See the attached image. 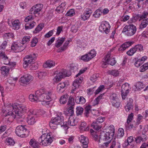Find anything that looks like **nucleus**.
Here are the masks:
<instances>
[{
    "label": "nucleus",
    "mask_w": 148,
    "mask_h": 148,
    "mask_svg": "<svg viewBox=\"0 0 148 148\" xmlns=\"http://www.w3.org/2000/svg\"><path fill=\"white\" fill-rule=\"evenodd\" d=\"M36 93L37 95H39L40 101L43 102L42 104L47 107L52 105L51 101L52 100V95L53 94L52 91H47L43 88L37 90Z\"/></svg>",
    "instance_id": "f257e3e1"
},
{
    "label": "nucleus",
    "mask_w": 148,
    "mask_h": 148,
    "mask_svg": "<svg viewBox=\"0 0 148 148\" xmlns=\"http://www.w3.org/2000/svg\"><path fill=\"white\" fill-rule=\"evenodd\" d=\"M114 130V126L111 125L109 127V131L107 132L106 133H105L103 132L101 133L99 141L100 140H103L106 142L103 144V148L107 147L108 144L110 142L113 138Z\"/></svg>",
    "instance_id": "f03ea898"
},
{
    "label": "nucleus",
    "mask_w": 148,
    "mask_h": 148,
    "mask_svg": "<svg viewBox=\"0 0 148 148\" xmlns=\"http://www.w3.org/2000/svg\"><path fill=\"white\" fill-rule=\"evenodd\" d=\"M116 62L115 59L112 56H111L110 52H108L104 56L101 62L102 66L103 67H106L107 64L113 66Z\"/></svg>",
    "instance_id": "7ed1b4c3"
},
{
    "label": "nucleus",
    "mask_w": 148,
    "mask_h": 148,
    "mask_svg": "<svg viewBox=\"0 0 148 148\" xmlns=\"http://www.w3.org/2000/svg\"><path fill=\"white\" fill-rule=\"evenodd\" d=\"M136 27L133 24H130L125 26L123 29L122 32L125 33L127 36H131L136 33Z\"/></svg>",
    "instance_id": "20e7f679"
},
{
    "label": "nucleus",
    "mask_w": 148,
    "mask_h": 148,
    "mask_svg": "<svg viewBox=\"0 0 148 148\" xmlns=\"http://www.w3.org/2000/svg\"><path fill=\"white\" fill-rule=\"evenodd\" d=\"M36 55L35 53L26 56L24 59L23 66L25 68L29 65L33 63L36 59Z\"/></svg>",
    "instance_id": "39448f33"
},
{
    "label": "nucleus",
    "mask_w": 148,
    "mask_h": 148,
    "mask_svg": "<svg viewBox=\"0 0 148 148\" xmlns=\"http://www.w3.org/2000/svg\"><path fill=\"white\" fill-rule=\"evenodd\" d=\"M27 129L24 125H19L16 127L15 132L18 136L21 138L26 137L27 136L26 134Z\"/></svg>",
    "instance_id": "423d86ee"
},
{
    "label": "nucleus",
    "mask_w": 148,
    "mask_h": 148,
    "mask_svg": "<svg viewBox=\"0 0 148 148\" xmlns=\"http://www.w3.org/2000/svg\"><path fill=\"white\" fill-rule=\"evenodd\" d=\"M14 106L16 107L15 113L17 115V116H21L22 114L26 112L27 110V108L24 105L16 103V104H14Z\"/></svg>",
    "instance_id": "0eeeda50"
},
{
    "label": "nucleus",
    "mask_w": 148,
    "mask_h": 148,
    "mask_svg": "<svg viewBox=\"0 0 148 148\" xmlns=\"http://www.w3.org/2000/svg\"><path fill=\"white\" fill-rule=\"evenodd\" d=\"M14 103H9L7 105H5L4 107L2 108L1 110V112L3 114H9L11 112H14L15 113L16 107L14 106Z\"/></svg>",
    "instance_id": "6e6552de"
},
{
    "label": "nucleus",
    "mask_w": 148,
    "mask_h": 148,
    "mask_svg": "<svg viewBox=\"0 0 148 148\" xmlns=\"http://www.w3.org/2000/svg\"><path fill=\"white\" fill-rule=\"evenodd\" d=\"M97 53L95 49L91 50L90 52L81 56L80 59L85 62H87L95 57Z\"/></svg>",
    "instance_id": "1a4fd4ad"
},
{
    "label": "nucleus",
    "mask_w": 148,
    "mask_h": 148,
    "mask_svg": "<svg viewBox=\"0 0 148 148\" xmlns=\"http://www.w3.org/2000/svg\"><path fill=\"white\" fill-rule=\"evenodd\" d=\"M33 79V77L31 75L29 74H26L20 78L19 82L20 85L25 86Z\"/></svg>",
    "instance_id": "9d476101"
},
{
    "label": "nucleus",
    "mask_w": 148,
    "mask_h": 148,
    "mask_svg": "<svg viewBox=\"0 0 148 148\" xmlns=\"http://www.w3.org/2000/svg\"><path fill=\"white\" fill-rule=\"evenodd\" d=\"M36 116L33 109H30L28 113L27 122L29 125H34L36 122Z\"/></svg>",
    "instance_id": "9b49d317"
},
{
    "label": "nucleus",
    "mask_w": 148,
    "mask_h": 148,
    "mask_svg": "<svg viewBox=\"0 0 148 148\" xmlns=\"http://www.w3.org/2000/svg\"><path fill=\"white\" fill-rule=\"evenodd\" d=\"M25 49V47L23 46V44L13 42L11 46V49L15 53L19 52L22 51Z\"/></svg>",
    "instance_id": "f8f14e48"
},
{
    "label": "nucleus",
    "mask_w": 148,
    "mask_h": 148,
    "mask_svg": "<svg viewBox=\"0 0 148 148\" xmlns=\"http://www.w3.org/2000/svg\"><path fill=\"white\" fill-rule=\"evenodd\" d=\"M131 89L129 84L127 83H125L122 85L121 88V92L122 98L124 99L127 94L129 93Z\"/></svg>",
    "instance_id": "ddd939ff"
},
{
    "label": "nucleus",
    "mask_w": 148,
    "mask_h": 148,
    "mask_svg": "<svg viewBox=\"0 0 148 148\" xmlns=\"http://www.w3.org/2000/svg\"><path fill=\"white\" fill-rule=\"evenodd\" d=\"M43 7V5L42 4H36L32 7L30 10V12L32 14H40V12L42 9Z\"/></svg>",
    "instance_id": "4468645a"
},
{
    "label": "nucleus",
    "mask_w": 148,
    "mask_h": 148,
    "mask_svg": "<svg viewBox=\"0 0 148 148\" xmlns=\"http://www.w3.org/2000/svg\"><path fill=\"white\" fill-rule=\"evenodd\" d=\"M110 26L109 23L106 21L102 22L99 27V30L101 32H104L106 34H108L110 31Z\"/></svg>",
    "instance_id": "2eb2a0df"
},
{
    "label": "nucleus",
    "mask_w": 148,
    "mask_h": 148,
    "mask_svg": "<svg viewBox=\"0 0 148 148\" xmlns=\"http://www.w3.org/2000/svg\"><path fill=\"white\" fill-rule=\"evenodd\" d=\"M134 114L131 113L129 114L127 119V121L125 123L126 128L127 130H130L133 127V125L132 124V121L133 119Z\"/></svg>",
    "instance_id": "dca6fc26"
},
{
    "label": "nucleus",
    "mask_w": 148,
    "mask_h": 148,
    "mask_svg": "<svg viewBox=\"0 0 148 148\" xmlns=\"http://www.w3.org/2000/svg\"><path fill=\"white\" fill-rule=\"evenodd\" d=\"M92 13V10L90 9L87 8L84 11L82 14L81 15V18L82 20L85 21L88 20L90 17Z\"/></svg>",
    "instance_id": "f3484780"
},
{
    "label": "nucleus",
    "mask_w": 148,
    "mask_h": 148,
    "mask_svg": "<svg viewBox=\"0 0 148 148\" xmlns=\"http://www.w3.org/2000/svg\"><path fill=\"white\" fill-rule=\"evenodd\" d=\"M66 72L63 71L59 72L53 79V82L57 83L61 81V79L66 76Z\"/></svg>",
    "instance_id": "a211bd4d"
},
{
    "label": "nucleus",
    "mask_w": 148,
    "mask_h": 148,
    "mask_svg": "<svg viewBox=\"0 0 148 148\" xmlns=\"http://www.w3.org/2000/svg\"><path fill=\"white\" fill-rule=\"evenodd\" d=\"M53 138L51 133H48V138H47L46 139L44 140L42 143H41V145L44 146H47L50 145L53 141Z\"/></svg>",
    "instance_id": "6ab92c4d"
},
{
    "label": "nucleus",
    "mask_w": 148,
    "mask_h": 148,
    "mask_svg": "<svg viewBox=\"0 0 148 148\" xmlns=\"http://www.w3.org/2000/svg\"><path fill=\"white\" fill-rule=\"evenodd\" d=\"M11 25H9L12 29L15 30L18 29L20 27L21 23L20 21L18 19H16L14 21H12L11 22Z\"/></svg>",
    "instance_id": "aec40b11"
},
{
    "label": "nucleus",
    "mask_w": 148,
    "mask_h": 148,
    "mask_svg": "<svg viewBox=\"0 0 148 148\" xmlns=\"http://www.w3.org/2000/svg\"><path fill=\"white\" fill-rule=\"evenodd\" d=\"M134 43V42L132 41H128L125 42L118 49V51L120 52H122Z\"/></svg>",
    "instance_id": "412c9836"
},
{
    "label": "nucleus",
    "mask_w": 148,
    "mask_h": 148,
    "mask_svg": "<svg viewBox=\"0 0 148 148\" xmlns=\"http://www.w3.org/2000/svg\"><path fill=\"white\" fill-rule=\"evenodd\" d=\"M64 120L63 116L61 115L60 116H57L53 119L52 118L50 121L58 125H61L63 123Z\"/></svg>",
    "instance_id": "4be33fe9"
},
{
    "label": "nucleus",
    "mask_w": 148,
    "mask_h": 148,
    "mask_svg": "<svg viewBox=\"0 0 148 148\" xmlns=\"http://www.w3.org/2000/svg\"><path fill=\"white\" fill-rule=\"evenodd\" d=\"M78 122V119L76 118H74L73 116H70L69 118L68 121V124L71 126L76 125H77Z\"/></svg>",
    "instance_id": "5701e85b"
},
{
    "label": "nucleus",
    "mask_w": 148,
    "mask_h": 148,
    "mask_svg": "<svg viewBox=\"0 0 148 148\" xmlns=\"http://www.w3.org/2000/svg\"><path fill=\"white\" fill-rule=\"evenodd\" d=\"M80 142L83 144V148H88V138L84 136L83 135H81Z\"/></svg>",
    "instance_id": "b1692460"
},
{
    "label": "nucleus",
    "mask_w": 148,
    "mask_h": 148,
    "mask_svg": "<svg viewBox=\"0 0 148 148\" xmlns=\"http://www.w3.org/2000/svg\"><path fill=\"white\" fill-rule=\"evenodd\" d=\"M4 116L8 119V121L10 122H12L16 116H17L14 112H11L9 114H5Z\"/></svg>",
    "instance_id": "393cba45"
},
{
    "label": "nucleus",
    "mask_w": 148,
    "mask_h": 148,
    "mask_svg": "<svg viewBox=\"0 0 148 148\" xmlns=\"http://www.w3.org/2000/svg\"><path fill=\"white\" fill-rule=\"evenodd\" d=\"M36 91L35 92V95L30 94L29 96V100L31 101L38 102L40 101L39 95H37Z\"/></svg>",
    "instance_id": "a878e982"
},
{
    "label": "nucleus",
    "mask_w": 148,
    "mask_h": 148,
    "mask_svg": "<svg viewBox=\"0 0 148 148\" xmlns=\"http://www.w3.org/2000/svg\"><path fill=\"white\" fill-rule=\"evenodd\" d=\"M133 100L132 99L130 98L127 101L126 105L125 106V109L127 112H129L133 108Z\"/></svg>",
    "instance_id": "bb28decb"
},
{
    "label": "nucleus",
    "mask_w": 148,
    "mask_h": 148,
    "mask_svg": "<svg viewBox=\"0 0 148 148\" xmlns=\"http://www.w3.org/2000/svg\"><path fill=\"white\" fill-rule=\"evenodd\" d=\"M66 84L64 82H61L57 85V91L60 93H62L64 91Z\"/></svg>",
    "instance_id": "cd10ccee"
},
{
    "label": "nucleus",
    "mask_w": 148,
    "mask_h": 148,
    "mask_svg": "<svg viewBox=\"0 0 148 148\" xmlns=\"http://www.w3.org/2000/svg\"><path fill=\"white\" fill-rule=\"evenodd\" d=\"M79 129L81 132L87 131L89 130V127L85 122H82L80 125Z\"/></svg>",
    "instance_id": "c85d7f7f"
},
{
    "label": "nucleus",
    "mask_w": 148,
    "mask_h": 148,
    "mask_svg": "<svg viewBox=\"0 0 148 148\" xmlns=\"http://www.w3.org/2000/svg\"><path fill=\"white\" fill-rule=\"evenodd\" d=\"M55 66V62L53 61L49 60H47L43 64V67L45 68H50Z\"/></svg>",
    "instance_id": "c756f323"
},
{
    "label": "nucleus",
    "mask_w": 148,
    "mask_h": 148,
    "mask_svg": "<svg viewBox=\"0 0 148 148\" xmlns=\"http://www.w3.org/2000/svg\"><path fill=\"white\" fill-rule=\"evenodd\" d=\"M75 101L77 103L81 104L85 103L86 101L85 99L83 97L79 96L75 97Z\"/></svg>",
    "instance_id": "7c9ffc66"
},
{
    "label": "nucleus",
    "mask_w": 148,
    "mask_h": 148,
    "mask_svg": "<svg viewBox=\"0 0 148 148\" xmlns=\"http://www.w3.org/2000/svg\"><path fill=\"white\" fill-rule=\"evenodd\" d=\"M70 42V40H69L66 41L64 43L62 47H60L58 49L57 52L58 53L62 52L66 49L68 48V46Z\"/></svg>",
    "instance_id": "2f4dec72"
},
{
    "label": "nucleus",
    "mask_w": 148,
    "mask_h": 148,
    "mask_svg": "<svg viewBox=\"0 0 148 148\" xmlns=\"http://www.w3.org/2000/svg\"><path fill=\"white\" fill-rule=\"evenodd\" d=\"M66 3L65 2H62L56 9V10L59 13H62L65 8Z\"/></svg>",
    "instance_id": "473e14b6"
},
{
    "label": "nucleus",
    "mask_w": 148,
    "mask_h": 148,
    "mask_svg": "<svg viewBox=\"0 0 148 148\" xmlns=\"http://www.w3.org/2000/svg\"><path fill=\"white\" fill-rule=\"evenodd\" d=\"M65 39V37L59 38L55 43V47L57 48L60 47L62 45Z\"/></svg>",
    "instance_id": "72a5a7b5"
},
{
    "label": "nucleus",
    "mask_w": 148,
    "mask_h": 148,
    "mask_svg": "<svg viewBox=\"0 0 148 148\" xmlns=\"http://www.w3.org/2000/svg\"><path fill=\"white\" fill-rule=\"evenodd\" d=\"M29 144L34 148H38V145L36 140L34 138L31 139L29 142Z\"/></svg>",
    "instance_id": "f704fd0d"
},
{
    "label": "nucleus",
    "mask_w": 148,
    "mask_h": 148,
    "mask_svg": "<svg viewBox=\"0 0 148 148\" xmlns=\"http://www.w3.org/2000/svg\"><path fill=\"white\" fill-rule=\"evenodd\" d=\"M36 25V23L34 21L26 23L25 25L26 30L31 29L33 28Z\"/></svg>",
    "instance_id": "c9c22d12"
},
{
    "label": "nucleus",
    "mask_w": 148,
    "mask_h": 148,
    "mask_svg": "<svg viewBox=\"0 0 148 148\" xmlns=\"http://www.w3.org/2000/svg\"><path fill=\"white\" fill-rule=\"evenodd\" d=\"M1 73L4 76H6L8 74L10 71L8 67L6 66H3L1 68Z\"/></svg>",
    "instance_id": "e433bc0d"
},
{
    "label": "nucleus",
    "mask_w": 148,
    "mask_h": 148,
    "mask_svg": "<svg viewBox=\"0 0 148 148\" xmlns=\"http://www.w3.org/2000/svg\"><path fill=\"white\" fill-rule=\"evenodd\" d=\"M47 133V132L46 133H45V132L43 131L42 132V134L38 139V142L40 143V144L41 143L43 142L44 140L46 139L47 138H48V133L47 134H46Z\"/></svg>",
    "instance_id": "4c0bfd02"
},
{
    "label": "nucleus",
    "mask_w": 148,
    "mask_h": 148,
    "mask_svg": "<svg viewBox=\"0 0 148 148\" xmlns=\"http://www.w3.org/2000/svg\"><path fill=\"white\" fill-rule=\"evenodd\" d=\"M148 24V18L143 20L139 25V29H142L146 27Z\"/></svg>",
    "instance_id": "58836bf2"
},
{
    "label": "nucleus",
    "mask_w": 148,
    "mask_h": 148,
    "mask_svg": "<svg viewBox=\"0 0 148 148\" xmlns=\"http://www.w3.org/2000/svg\"><path fill=\"white\" fill-rule=\"evenodd\" d=\"M14 37V34L12 32L5 33L3 35V38L5 39H12Z\"/></svg>",
    "instance_id": "ea45409f"
},
{
    "label": "nucleus",
    "mask_w": 148,
    "mask_h": 148,
    "mask_svg": "<svg viewBox=\"0 0 148 148\" xmlns=\"http://www.w3.org/2000/svg\"><path fill=\"white\" fill-rule=\"evenodd\" d=\"M5 143L8 145L13 146L14 145L15 143L13 139L10 138H8L5 141Z\"/></svg>",
    "instance_id": "a19ab883"
},
{
    "label": "nucleus",
    "mask_w": 148,
    "mask_h": 148,
    "mask_svg": "<svg viewBox=\"0 0 148 148\" xmlns=\"http://www.w3.org/2000/svg\"><path fill=\"white\" fill-rule=\"evenodd\" d=\"M108 74L114 76L116 77L118 76L119 74V72L118 70L115 69L109 70L108 71Z\"/></svg>",
    "instance_id": "79ce46f5"
},
{
    "label": "nucleus",
    "mask_w": 148,
    "mask_h": 148,
    "mask_svg": "<svg viewBox=\"0 0 148 148\" xmlns=\"http://www.w3.org/2000/svg\"><path fill=\"white\" fill-rule=\"evenodd\" d=\"M74 99L71 96H70L69 99L67 104L69 106H75Z\"/></svg>",
    "instance_id": "37998d69"
},
{
    "label": "nucleus",
    "mask_w": 148,
    "mask_h": 148,
    "mask_svg": "<svg viewBox=\"0 0 148 148\" xmlns=\"http://www.w3.org/2000/svg\"><path fill=\"white\" fill-rule=\"evenodd\" d=\"M68 96L67 95H65L62 96L60 99V102L61 103L64 104L65 103L67 100Z\"/></svg>",
    "instance_id": "c03bdc74"
},
{
    "label": "nucleus",
    "mask_w": 148,
    "mask_h": 148,
    "mask_svg": "<svg viewBox=\"0 0 148 148\" xmlns=\"http://www.w3.org/2000/svg\"><path fill=\"white\" fill-rule=\"evenodd\" d=\"M124 130L122 128H119V129L117 138H119L122 137L124 135Z\"/></svg>",
    "instance_id": "a18cd8bd"
},
{
    "label": "nucleus",
    "mask_w": 148,
    "mask_h": 148,
    "mask_svg": "<svg viewBox=\"0 0 148 148\" xmlns=\"http://www.w3.org/2000/svg\"><path fill=\"white\" fill-rule=\"evenodd\" d=\"M91 106L90 105H88L86 106L85 108V112L84 114L86 117H88L91 110Z\"/></svg>",
    "instance_id": "49530a36"
},
{
    "label": "nucleus",
    "mask_w": 148,
    "mask_h": 148,
    "mask_svg": "<svg viewBox=\"0 0 148 148\" xmlns=\"http://www.w3.org/2000/svg\"><path fill=\"white\" fill-rule=\"evenodd\" d=\"M76 110V113L77 116L82 115L84 111V109L80 106L77 107Z\"/></svg>",
    "instance_id": "de8ad7c7"
},
{
    "label": "nucleus",
    "mask_w": 148,
    "mask_h": 148,
    "mask_svg": "<svg viewBox=\"0 0 148 148\" xmlns=\"http://www.w3.org/2000/svg\"><path fill=\"white\" fill-rule=\"evenodd\" d=\"M135 86L136 87V88L141 90L143 88L145 87V86L143 83L140 82H138L136 83Z\"/></svg>",
    "instance_id": "09e8293b"
},
{
    "label": "nucleus",
    "mask_w": 148,
    "mask_h": 148,
    "mask_svg": "<svg viewBox=\"0 0 148 148\" xmlns=\"http://www.w3.org/2000/svg\"><path fill=\"white\" fill-rule=\"evenodd\" d=\"M103 95L104 93L101 94L94 100V105H97L99 103L100 100L103 99Z\"/></svg>",
    "instance_id": "8fccbe9b"
},
{
    "label": "nucleus",
    "mask_w": 148,
    "mask_h": 148,
    "mask_svg": "<svg viewBox=\"0 0 148 148\" xmlns=\"http://www.w3.org/2000/svg\"><path fill=\"white\" fill-rule=\"evenodd\" d=\"M102 14V12L100 9H97L95 11L93 14L95 18H99Z\"/></svg>",
    "instance_id": "3c124183"
},
{
    "label": "nucleus",
    "mask_w": 148,
    "mask_h": 148,
    "mask_svg": "<svg viewBox=\"0 0 148 148\" xmlns=\"http://www.w3.org/2000/svg\"><path fill=\"white\" fill-rule=\"evenodd\" d=\"M148 69V62L145 63L140 68V71H145Z\"/></svg>",
    "instance_id": "603ef678"
},
{
    "label": "nucleus",
    "mask_w": 148,
    "mask_h": 148,
    "mask_svg": "<svg viewBox=\"0 0 148 148\" xmlns=\"http://www.w3.org/2000/svg\"><path fill=\"white\" fill-rule=\"evenodd\" d=\"M74 107L72 106H69V108L67 110L69 114V115L70 116H73L74 114Z\"/></svg>",
    "instance_id": "864d4df0"
},
{
    "label": "nucleus",
    "mask_w": 148,
    "mask_h": 148,
    "mask_svg": "<svg viewBox=\"0 0 148 148\" xmlns=\"http://www.w3.org/2000/svg\"><path fill=\"white\" fill-rule=\"evenodd\" d=\"M136 49L134 47L127 51L126 53L129 56H132L136 52Z\"/></svg>",
    "instance_id": "5fc2aeb1"
},
{
    "label": "nucleus",
    "mask_w": 148,
    "mask_h": 148,
    "mask_svg": "<svg viewBox=\"0 0 148 148\" xmlns=\"http://www.w3.org/2000/svg\"><path fill=\"white\" fill-rule=\"evenodd\" d=\"M38 64L36 62L33 63L29 66V68L31 70H36L38 68Z\"/></svg>",
    "instance_id": "6e6d98bb"
},
{
    "label": "nucleus",
    "mask_w": 148,
    "mask_h": 148,
    "mask_svg": "<svg viewBox=\"0 0 148 148\" xmlns=\"http://www.w3.org/2000/svg\"><path fill=\"white\" fill-rule=\"evenodd\" d=\"M91 125L92 128L96 130H98L101 128V127L98 125L97 122H93Z\"/></svg>",
    "instance_id": "4d7b16f0"
},
{
    "label": "nucleus",
    "mask_w": 148,
    "mask_h": 148,
    "mask_svg": "<svg viewBox=\"0 0 148 148\" xmlns=\"http://www.w3.org/2000/svg\"><path fill=\"white\" fill-rule=\"evenodd\" d=\"M112 105L116 108H118L120 106V103L118 99L112 101L111 102Z\"/></svg>",
    "instance_id": "13d9d810"
},
{
    "label": "nucleus",
    "mask_w": 148,
    "mask_h": 148,
    "mask_svg": "<svg viewBox=\"0 0 148 148\" xmlns=\"http://www.w3.org/2000/svg\"><path fill=\"white\" fill-rule=\"evenodd\" d=\"M70 70L73 72L76 71L78 69L77 65L74 64L72 63L70 65Z\"/></svg>",
    "instance_id": "bf43d9fd"
},
{
    "label": "nucleus",
    "mask_w": 148,
    "mask_h": 148,
    "mask_svg": "<svg viewBox=\"0 0 148 148\" xmlns=\"http://www.w3.org/2000/svg\"><path fill=\"white\" fill-rule=\"evenodd\" d=\"M43 26H42V25L40 24L35 29L34 31V32L35 33H37L40 32L43 28Z\"/></svg>",
    "instance_id": "052dcab7"
},
{
    "label": "nucleus",
    "mask_w": 148,
    "mask_h": 148,
    "mask_svg": "<svg viewBox=\"0 0 148 148\" xmlns=\"http://www.w3.org/2000/svg\"><path fill=\"white\" fill-rule=\"evenodd\" d=\"M31 37L29 36H24L23 38L22 39V42L23 43L21 44H24L27 42H28L30 40V39Z\"/></svg>",
    "instance_id": "680f3d73"
},
{
    "label": "nucleus",
    "mask_w": 148,
    "mask_h": 148,
    "mask_svg": "<svg viewBox=\"0 0 148 148\" xmlns=\"http://www.w3.org/2000/svg\"><path fill=\"white\" fill-rule=\"evenodd\" d=\"M134 47L136 49V51L140 52L143 50V46L141 44L136 45L134 46Z\"/></svg>",
    "instance_id": "e2e57ef3"
},
{
    "label": "nucleus",
    "mask_w": 148,
    "mask_h": 148,
    "mask_svg": "<svg viewBox=\"0 0 148 148\" xmlns=\"http://www.w3.org/2000/svg\"><path fill=\"white\" fill-rule=\"evenodd\" d=\"M110 99L111 100V102L113 101L118 99L117 94L114 93L111 94Z\"/></svg>",
    "instance_id": "0e129e2a"
},
{
    "label": "nucleus",
    "mask_w": 148,
    "mask_h": 148,
    "mask_svg": "<svg viewBox=\"0 0 148 148\" xmlns=\"http://www.w3.org/2000/svg\"><path fill=\"white\" fill-rule=\"evenodd\" d=\"M75 14L74 10L73 9H71L68 11L66 14L67 16H71L74 15Z\"/></svg>",
    "instance_id": "69168bd1"
},
{
    "label": "nucleus",
    "mask_w": 148,
    "mask_h": 148,
    "mask_svg": "<svg viewBox=\"0 0 148 148\" xmlns=\"http://www.w3.org/2000/svg\"><path fill=\"white\" fill-rule=\"evenodd\" d=\"M38 41V39L36 37H34L31 41V46L34 47L35 46Z\"/></svg>",
    "instance_id": "338daca9"
},
{
    "label": "nucleus",
    "mask_w": 148,
    "mask_h": 148,
    "mask_svg": "<svg viewBox=\"0 0 148 148\" xmlns=\"http://www.w3.org/2000/svg\"><path fill=\"white\" fill-rule=\"evenodd\" d=\"M104 86L103 85H101L95 91V95L98 94L101 91H102L104 88Z\"/></svg>",
    "instance_id": "774afa93"
}]
</instances>
